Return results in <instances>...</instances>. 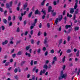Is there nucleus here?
<instances>
[{
  "label": "nucleus",
  "instance_id": "obj_9",
  "mask_svg": "<svg viewBox=\"0 0 80 80\" xmlns=\"http://www.w3.org/2000/svg\"><path fill=\"white\" fill-rule=\"evenodd\" d=\"M35 15H37L38 14V15H41V13H40V12H39L38 10L37 9L35 11Z\"/></svg>",
  "mask_w": 80,
  "mask_h": 80
},
{
  "label": "nucleus",
  "instance_id": "obj_60",
  "mask_svg": "<svg viewBox=\"0 0 80 80\" xmlns=\"http://www.w3.org/2000/svg\"><path fill=\"white\" fill-rule=\"evenodd\" d=\"M2 30H5V27H4V26H2Z\"/></svg>",
  "mask_w": 80,
  "mask_h": 80
},
{
  "label": "nucleus",
  "instance_id": "obj_4",
  "mask_svg": "<svg viewBox=\"0 0 80 80\" xmlns=\"http://www.w3.org/2000/svg\"><path fill=\"white\" fill-rule=\"evenodd\" d=\"M48 40V38L47 37H46L44 41V43L45 44L46 47H48V44H47V41Z\"/></svg>",
  "mask_w": 80,
  "mask_h": 80
},
{
  "label": "nucleus",
  "instance_id": "obj_61",
  "mask_svg": "<svg viewBox=\"0 0 80 80\" xmlns=\"http://www.w3.org/2000/svg\"><path fill=\"white\" fill-rule=\"evenodd\" d=\"M45 72H46V70H45V69H43L42 71L43 73H45Z\"/></svg>",
  "mask_w": 80,
  "mask_h": 80
},
{
  "label": "nucleus",
  "instance_id": "obj_51",
  "mask_svg": "<svg viewBox=\"0 0 80 80\" xmlns=\"http://www.w3.org/2000/svg\"><path fill=\"white\" fill-rule=\"evenodd\" d=\"M65 65H64L62 67V70H64L65 69Z\"/></svg>",
  "mask_w": 80,
  "mask_h": 80
},
{
  "label": "nucleus",
  "instance_id": "obj_31",
  "mask_svg": "<svg viewBox=\"0 0 80 80\" xmlns=\"http://www.w3.org/2000/svg\"><path fill=\"white\" fill-rule=\"evenodd\" d=\"M41 51V49H40V48H39L37 51V52L38 53H40Z\"/></svg>",
  "mask_w": 80,
  "mask_h": 80
},
{
  "label": "nucleus",
  "instance_id": "obj_3",
  "mask_svg": "<svg viewBox=\"0 0 80 80\" xmlns=\"http://www.w3.org/2000/svg\"><path fill=\"white\" fill-rule=\"evenodd\" d=\"M13 3V2L12 1H11L9 2L10 5L8 4V3H7L6 4V8H9L10 7H12V4Z\"/></svg>",
  "mask_w": 80,
  "mask_h": 80
},
{
  "label": "nucleus",
  "instance_id": "obj_55",
  "mask_svg": "<svg viewBox=\"0 0 80 80\" xmlns=\"http://www.w3.org/2000/svg\"><path fill=\"white\" fill-rule=\"evenodd\" d=\"M12 57L13 58H14L15 57H16V54H13L12 55Z\"/></svg>",
  "mask_w": 80,
  "mask_h": 80
},
{
  "label": "nucleus",
  "instance_id": "obj_7",
  "mask_svg": "<svg viewBox=\"0 0 80 80\" xmlns=\"http://www.w3.org/2000/svg\"><path fill=\"white\" fill-rule=\"evenodd\" d=\"M75 2L76 3L74 6V9H75V10H76L77 8V7H78V5L77 4L78 3V0H76Z\"/></svg>",
  "mask_w": 80,
  "mask_h": 80
},
{
  "label": "nucleus",
  "instance_id": "obj_40",
  "mask_svg": "<svg viewBox=\"0 0 80 80\" xmlns=\"http://www.w3.org/2000/svg\"><path fill=\"white\" fill-rule=\"evenodd\" d=\"M7 10L5 11L4 13V15H7Z\"/></svg>",
  "mask_w": 80,
  "mask_h": 80
},
{
  "label": "nucleus",
  "instance_id": "obj_16",
  "mask_svg": "<svg viewBox=\"0 0 80 80\" xmlns=\"http://www.w3.org/2000/svg\"><path fill=\"white\" fill-rule=\"evenodd\" d=\"M33 14V12H31L28 15V17L29 18H30L31 17V16H32V15Z\"/></svg>",
  "mask_w": 80,
  "mask_h": 80
},
{
  "label": "nucleus",
  "instance_id": "obj_25",
  "mask_svg": "<svg viewBox=\"0 0 80 80\" xmlns=\"http://www.w3.org/2000/svg\"><path fill=\"white\" fill-rule=\"evenodd\" d=\"M10 65V62H7L5 64V66H8Z\"/></svg>",
  "mask_w": 80,
  "mask_h": 80
},
{
  "label": "nucleus",
  "instance_id": "obj_57",
  "mask_svg": "<svg viewBox=\"0 0 80 80\" xmlns=\"http://www.w3.org/2000/svg\"><path fill=\"white\" fill-rule=\"evenodd\" d=\"M67 53H70V49H68L67 51Z\"/></svg>",
  "mask_w": 80,
  "mask_h": 80
},
{
  "label": "nucleus",
  "instance_id": "obj_19",
  "mask_svg": "<svg viewBox=\"0 0 80 80\" xmlns=\"http://www.w3.org/2000/svg\"><path fill=\"white\" fill-rule=\"evenodd\" d=\"M50 53L53 54L55 53V50L54 49H52L50 51Z\"/></svg>",
  "mask_w": 80,
  "mask_h": 80
},
{
  "label": "nucleus",
  "instance_id": "obj_32",
  "mask_svg": "<svg viewBox=\"0 0 80 80\" xmlns=\"http://www.w3.org/2000/svg\"><path fill=\"white\" fill-rule=\"evenodd\" d=\"M70 40V36H68V39H67L68 42H69Z\"/></svg>",
  "mask_w": 80,
  "mask_h": 80
},
{
  "label": "nucleus",
  "instance_id": "obj_44",
  "mask_svg": "<svg viewBox=\"0 0 80 80\" xmlns=\"http://www.w3.org/2000/svg\"><path fill=\"white\" fill-rule=\"evenodd\" d=\"M14 78H15V79H16V80H18V76H14Z\"/></svg>",
  "mask_w": 80,
  "mask_h": 80
},
{
  "label": "nucleus",
  "instance_id": "obj_52",
  "mask_svg": "<svg viewBox=\"0 0 80 80\" xmlns=\"http://www.w3.org/2000/svg\"><path fill=\"white\" fill-rule=\"evenodd\" d=\"M66 10H64L63 11V12H62V15H65V12H66Z\"/></svg>",
  "mask_w": 80,
  "mask_h": 80
},
{
  "label": "nucleus",
  "instance_id": "obj_18",
  "mask_svg": "<svg viewBox=\"0 0 80 80\" xmlns=\"http://www.w3.org/2000/svg\"><path fill=\"white\" fill-rule=\"evenodd\" d=\"M66 58V57L65 56H64L62 58V62L63 63L64 62H65V58Z\"/></svg>",
  "mask_w": 80,
  "mask_h": 80
},
{
  "label": "nucleus",
  "instance_id": "obj_62",
  "mask_svg": "<svg viewBox=\"0 0 80 80\" xmlns=\"http://www.w3.org/2000/svg\"><path fill=\"white\" fill-rule=\"evenodd\" d=\"M40 41H38V42H37V45H38L39 44H40Z\"/></svg>",
  "mask_w": 80,
  "mask_h": 80
},
{
  "label": "nucleus",
  "instance_id": "obj_58",
  "mask_svg": "<svg viewBox=\"0 0 80 80\" xmlns=\"http://www.w3.org/2000/svg\"><path fill=\"white\" fill-rule=\"evenodd\" d=\"M70 29H69L68 32H66L67 34H68V33H70Z\"/></svg>",
  "mask_w": 80,
  "mask_h": 80
},
{
  "label": "nucleus",
  "instance_id": "obj_49",
  "mask_svg": "<svg viewBox=\"0 0 80 80\" xmlns=\"http://www.w3.org/2000/svg\"><path fill=\"white\" fill-rule=\"evenodd\" d=\"M29 48H30L29 47L27 46L26 48V50H28V49H29Z\"/></svg>",
  "mask_w": 80,
  "mask_h": 80
},
{
  "label": "nucleus",
  "instance_id": "obj_20",
  "mask_svg": "<svg viewBox=\"0 0 80 80\" xmlns=\"http://www.w3.org/2000/svg\"><path fill=\"white\" fill-rule=\"evenodd\" d=\"M79 55H80V51H79V50H78V51L76 53L77 57H79Z\"/></svg>",
  "mask_w": 80,
  "mask_h": 80
},
{
  "label": "nucleus",
  "instance_id": "obj_54",
  "mask_svg": "<svg viewBox=\"0 0 80 80\" xmlns=\"http://www.w3.org/2000/svg\"><path fill=\"white\" fill-rule=\"evenodd\" d=\"M53 60H55V61H57V57L56 56H55L54 57Z\"/></svg>",
  "mask_w": 80,
  "mask_h": 80
},
{
  "label": "nucleus",
  "instance_id": "obj_8",
  "mask_svg": "<svg viewBox=\"0 0 80 80\" xmlns=\"http://www.w3.org/2000/svg\"><path fill=\"white\" fill-rule=\"evenodd\" d=\"M78 13V8L77 9H76L75 11V14L74 15V18H73V20H75V18H76V15L75 14H77Z\"/></svg>",
  "mask_w": 80,
  "mask_h": 80
},
{
  "label": "nucleus",
  "instance_id": "obj_33",
  "mask_svg": "<svg viewBox=\"0 0 80 80\" xmlns=\"http://www.w3.org/2000/svg\"><path fill=\"white\" fill-rule=\"evenodd\" d=\"M17 72H18V69H17V68H16L14 69V72L15 73H16Z\"/></svg>",
  "mask_w": 80,
  "mask_h": 80
},
{
  "label": "nucleus",
  "instance_id": "obj_15",
  "mask_svg": "<svg viewBox=\"0 0 80 80\" xmlns=\"http://www.w3.org/2000/svg\"><path fill=\"white\" fill-rule=\"evenodd\" d=\"M73 12H74V8H71L70 13H73Z\"/></svg>",
  "mask_w": 80,
  "mask_h": 80
},
{
  "label": "nucleus",
  "instance_id": "obj_45",
  "mask_svg": "<svg viewBox=\"0 0 80 80\" xmlns=\"http://www.w3.org/2000/svg\"><path fill=\"white\" fill-rule=\"evenodd\" d=\"M56 15H57V13L56 12H53L52 13V16H55Z\"/></svg>",
  "mask_w": 80,
  "mask_h": 80
},
{
  "label": "nucleus",
  "instance_id": "obj_14",
  "mask_svg": "<svg viewBox=\"0 0 80 80\" xmlns=\"http://www.w3.org/2000/svg\"><path fill=\"white\" fill-rule=\"evenodd\" d=\"M25 55L26 56H27L28 57H31V55H30V54L29 53H28L27 52H26L25 54Z\"/></svg>",
  "mask_w": 80,
  "mask_h": 80
},
{
  "label": "nucleus",
  "instance_id": "obj_26",
  "mask_svg": "<svg viewBox=\"0 0 80 80\" xmlns=\"http://www.w3.org/2000/svg\"><path fill=\"white\" fill-rule=\"evenodd\" d=\"M32 80H35V76L34 75H32Z\"/></svg>",
  "mask_w": 80,
  "mask_h": 80
},
{
  "label": "nucleus",
  "instance_id": "obj_34",
  "mask_svg": "<svg viewBox=\"0 0 80 80\" xmlns=\"http://www.w3.org/2000/svg\"><path fill=\"white\" fill-rule=\"evenodd\" d=\"M47 27L48 28H50V23H48L47 24Z\"/></svg>",
  "mask_w": 80,
  "mask_h": 80
},
{
  "label": "nucleus",
  "instance_id": "obj_24",
  "mask_svg": "<svg viewBox=\"0 0 80 80\" xmlns=\"http://www.w3.org/2000/svg\"><path fill=\"white\" fill-rule=\"evenodd\" d=\"M25 63V61H22L21 64V66H23V64H24Z\"/></svg>",
  "mask_w": 80,
  "mask_h": 80
},
{
  "label": "nucleus",
  "instance_id": "obj_21",
  "mask_svg": "<svg viewBox=\"0 0 80 80\" xmlns=\"http://www.w3.org/2000/svg\"><path fill=\"white\" fill-rule=\"evenodd\" d=\"M62 43V39H61L59 40V41L58 47H59V46L60 45V44H61V43Z\"/></svg>",
  "mask_w": 80,
  "mask_h": 80
},
{
  "label": "nucleus",
  "instance_id": "obj_12",
  "mask_svg": "<svg viewBox=\"0 0 80 80\" xmlns=\"http://www.w3.org/2000/svg\"><path fill=\"white\" fill-rule=\"evenodd\" d=\"M23 53V52L22 51H20L18 52L17 53L18 55H21Z\"/></svg>",
  "mask_w": 80,
  "mask_h": 80
},
{
  "label": "nucleus",
  "instance_id": "obj_5",
  "mask_svg": "<svg viewBox=\"0 0 80 80\" xmlns=\"http://www.w3.org/2000/svg\"><path fill=\"white\" fill-rule=\"evenodd\" d=\"M52 7L51 6H49L48 7V12H54V10H52Z\"/></svg>",
  "mask_w": 80,
  "mask_h": 80
},
{
  "label": "nucleus",
  "instance_id": "obj_43",
  "mask_svg": "<svg viewBox=\"0 0 80 80\" xmlns=\"http://www.w3.org/2000/svg\"><path fill=\"white\" fill-rule=\"evenodd\" d=\"M47 50V48H46L45 47H43L42 48V50L43 51H45Z\"/></svg>",
  "mask_w": 80,
  "mask_h": 80
},
{
  "label": "nucleus",
  "instance_id": "obj_38",
  "mask_svg": "<svg viewBox=\"0 0 80 80\" xmlns=\"http://www.w3.org/2000/svg\"><path fill=\"white\" fill-rule=\"evenodd\" d=\"M24 25H27V20H25L23 22Z\"/></svg>",
  "mask_w": 80,
  "mask_h": 80
},
{
  "label": "nucleus",
  "instance_id": "obj_1",
  "mask_svg": "<svg viewBox=\"0 0 80 80\" xmlns=\"http://www.w3.org/2000/svg\"><path fill=\"white\" fill-rule=\"evenodd\" d=\"M67 77V74H63V71L62 70L61 72L60 76L58 77V79L59 80H62V78H66Z\"/></svg>",
  "mask_w": 80,
  "mask_h": 80
},
{
  "label": "nucleus",
  "instance_id": "obj_37",
  "mask_svg": "<svg viewBox=\"0 0 80 80\" xmlns=\"http://www.w3.org/2000/svg\"><path fill=\"white\" fill-rule=\"evenodd\" d=\"M12 24L13 23H12V22L11 21L9 22V26H12Z\"/></svg>",
  "mask_w": 80,
  "mask_h": 80
},
{
  "label": "nucleus",
  "instance_id": "obj_46",
  "mask_svg": "<svg viewBox=\"0 0 80 80\" xmlns=\"http://www.w3.org/2000/svg\"><path fill=\"white\" fill-rule=\"evenodd\" d=\"M67 17H69V18H70V15L69 14V13L68 12L67 13Z\"/></svg>",
  "mask_w": 80,
  "mask_h": 80
},
{
  "label": "nucleus",
  "instance_id": "obj_28",
  "mask_svg": "<svg viewBox=\"0 0 80 80\" xmlns=\"http://www.w3.org/2000/svg\"><path fill=\"white\" fill-rule=\"evenodd\" d=\"M12 20V18H11V16H9L8 17V21H10Z\"/></svg>",
  "mask_w": 80,
  "mask_h": 80
},
{
  "label": "nucleus",
  "instance_id": "obj_48",
  "mask_svg": "<svg viewBox=\"0 0 80 80\" xmlns=\"http://www.w3.org/2000/svg\"><path fill=\"white\" fill-rule=\"evenodd\" d=\"M12 18H13V21L15 20V15L13 16Z\"/></svg>",
  "mask_w": 80,
  "mask_h": 80
},
{
  "label": "nucleus",
  "instance_id": "obj_29",
  "mask_svg": "<svg viewBox=\"0 0 80 80\" xmlns=\"http://www.w3.org/2000/svg\"><path fill=\"white\" fill-rule=\"evenodd\" d=\"M43 75V71L41 70L40 71L39 75Z\"/></svg>",
  "mask_w": 80,
  "mask_h": 80
},
{
  "label": "nucleus",
  "instance_id": "obj_17",
  "mask_svg": "<svg viewBox=\"0 0 80 80\" xmlns=\"http://www.w3.org/2000/svg\"><path fill=\"white\" fill-rule=\"evenodd\" d=\"M68 28H70V25H66L65 26V28H66V29H68Z\"/></svg>",
  "mask_w": 80,
  "mask_h": 80
},
{
  "label": "nucleus",
  "instance_id": "obj_39",
  "mask_svg": "<svg viewBox=\"0 0 80 80\" xmlns=\"http://www.w3.org/2000/svg\"><path fill=\"white\" fill-rule=\"evenodd\" d=\"M42 24L41 23H40L39 25V28H42Z\"/></svg>",
  "mask_w": 80,
  "mask_h": 80
},
{
  "label": "nucleus",
  "instance_id": "obj_47",
  "mask_svg": "<svg viewBox=\"0 0 80 80\" xmlns=\"http://www.w3.org/2000/svg\"><path fill=\"white\" fill-rule=\"evenodd\" d=\"M0 11L1 12H3V8H0Z\"/></svg>",
  "mask_w": 80,
  "mask_h": 80
},
{
  "label": "nucleus",
  "instance_id": "obj_11",
  "mask_svg": "<svg viewBox=\"0 0 80 80\" xmlns=\"http://www.w3.org/2000/svg\"><path fill=\"white\" fill-rule=\"evenodd\" d=\"M2 21L3 23H5V24H7V19H3Z\"/></svg>",
  "mask_w": 80,
  "mask_h": 80
},
{
  "label": "nucleus",
  "instance_id": "obj_56",
  "mask_svg": "<svg viewBox=\"0 0 80 80\" xmlns=\"http://www.w3.org/2000/svg\"><path fill=\"white\" fill-rule=\"evenodd\" d=\"M40 33H41V32L40 31H39L38 34V36H40V35H41Z\"/></svg>",
  "mask_w": 80,
  "mask_h": 80
},
{
  "label": "nucleus",
  "instance_id": "obj_30",
  "mask_svg": "<svg viewBox=\"0 0 80 80\" xmlns=\"http://www.w3.org/2000/svg\"><path fill=\"white\" fill-rule=\"evenodd\" d=\"M33 60H31L30 63L31 66H32L33 65Z\"/></svg>",
  "mask_w": 80,
  "mask_h": 80
},
{
  "label": "nucleus",
  "instance_id": "obj_27",
  "mask_svg": "<svg viewBox=\"0 0 80 80\" xmlns=\"http://www.w3.org/2000/svg\"><path fill=\"white\" fill-rule=\"evenodd\" d=\"M79 29V27H75V31L77 30H78Z\"/></svg>",
  "mask_w": 80,
  "mask_h": 80
},
{
  "label": "nucleus",
  "instance_id": "obj_59",
  "mask_svg": "<svg viewBox=\"0 0 80 80\" xmlns=\"http://www.w3.org/2000/svg\"><path fill=\"white\" fill-rule=\"evenodd\" d=\"M37 61H34V65H37Z\"/></svg>",
  "mask_w": 80,
  "mask_h": 80
},
{
  "label": "nucleus",
  "instance_id": "obj_10",
  "mask_svg": "<svg viewBox=\"0 0 80 80\" xmlns=\"http://www.w3.org/2000/svg\"><path fill=\"white\" fill-rule=\"evenodd\" d=\"M28 5V3L27 2H26L25 3V4H24L23 5V9L24 10H25L26 9V7H27V6Z\"/></svg>",
  "mask_w": 80,
  "mask_h": 80
},
{
  "label": "nucleus",
  "instance_id": "obj_6",
  "mask_svg": "<svg viewBox=\"0 0 80 80\" xmlns=\"http://www.w3.org/2000/svg\"><path fill=\"white\" fill-rule=\"evenodd\" d=\"M41 12L44 14V15L42 16V19H43L45 18V15H46V12H45V11H43V9H42V11H41Z\"/></svg>",
  "mask_w": 80,
  "mask_h": 80
},
{
  "label": "nucleus",
  "instance_id": "obj_42",
  "mask_svg": "<svg viewBox=\"0 0 80 80\" xmlns=\"http://www.w3.org/2000/svg\"><path fill=\"white\" fill-rule=\"evenodd\" d=\"M33 30H32L30 31L31 35H33Z\"/></svg>",
  "mask_w": 80,
  "mask_h": 80
},
{
  "label": "nucleus",
  "instance_id": "obj_23",
  "mask_svg": "<svg viewBox=\"0 0 80 80\" xmlns=\"http://www.w3.org/2000/svg\"><path fill=\"white\" fill-rule=\"evenodd\" d=\"M80 69L79 68L78 69V71L77 72V75L78 76V75H79V74H80Z\"/></svg>",
  "mask_w": 80,
  "mask_h": 80
},
{
  "label": "nucleus",
  "instance_id": "obj_13",
  "mask_svg": "<svg viewBox=\"0 0 80 80\" xmlns=\"http://www.w3.org/2000/svg\"><path fill=\"white\" fill-rule=\"evenodd\" d=\"M8 43V41L7 40H6L4 42H2V45H5L7 44Z\"/></svg>",
  "mask_w": 80,
  "mask_h": 80
},
{
  "label": "nucleus",
  "instance_id": "obj_22",
  "mask_svg": "<svg viewBox=\"0 0 80 80\" xmlns=\"http://www.w3.org/2000/svg\"><path fill=\"white\" fill-rule=\"evenodd\" d=\"M43 68H45V69H47L48 68V66L47 65H44L43 67Z\"/></svg>",
  "mask_w": 80,
  "mask_h": 80
},
{
  "label": "nucleus",
  "instance_id": "obj_36",
  "mask_svg": "<svg viewBox=\"0 0 80 80\" xmlns=\"http://www.w3.org/2000/svg\"><path fill=\"white\" fill-rule=\"evenodd\" d=\"M31 43L32 44H33L34 43V40H33V39H32L31 41Z\"/></svg>",
  "mask_w": 80,
  "mask_h": 80
},
{
  "label": "nucleus",
  "instance_id": "obj_53",
  "mask_svg": "<svg viewBox=\"0 0 80 80\" xmlns=\"http://www.w3.org/2000/svg\"><path fill=\"white\" fill-rule=\"evenodd\" d=\"M44 55L45 56H47L48 55V52H46L45 53H44Z\"/></svg>",
  "mask_w": 80,
  "mask_h": 80
},
{
  "label": "nucleus",
  "instance_id": "obj_50",
  "mask_svg": "<svg viewBox=\"0 0 80 80\" xmlns=\"http://www.w3.org/2000/svg\"><path fill=\"white\" fill-rule=\"evenodd\" d=\"M37 19H35L34 20V23H37Z\"/></svg>",
  "mask_w": 80,
  "mask_h": 80
},
{
  "label": "nucleus",
  "instance_id": "obj_2",
  "mask_svg": "<svg viewBox=\"0 0 80 80\" xmlns=\"http://www.w3.org/2000/svg\"><path fill=\"white\" fill-rule=\"evenodd\" d=\"M59 19H58V18H57L56 20L55 21V23L56 25H57L58 24V20H59V22H60L61 21V20H62V18H63V16L62 15H60L59 16Z\"/></svg>",
  "mask_w": 80,
  "mask_h": 80
},
{
  "label": "nucleus",
  "instance_id": "obj_63",
  "mask_svg": "<svg viewBox=\"0 0 80 80\" xmlns=\"http://www.w3.org/2000/svg\"><path fill=\"white\" fill-rule=\"evenodd\" d=\"M27 34H28V31H26L24 34L25 35H27Z\"/></svg>",
  "mask_w": 80,
  "mask_h": 80
},
{
  "label": "nucleus",
  "instance_id": "obj_64",
  "mask_svg": "<svg viewBox=\"0 0 80 80\" xmlns=\"http://www.w3.org/2000/svg\"><path fill=\"white\" fill-rule=\"evenodd\" d=\"M47 32H44V37H46L47 36Z\"/></svg>",
  "mask_w": 80,
  "mask_h": 80
},
{
  "label": "nucleus",
  "instance_id": "obj_41",
  "mask_svg": "<svg viewBox=\"0 0 80 80\" xmlns=\"http://www.w3.org/2000/svg\"><path fill=\"white\" fill-rule=\"evenodd\" d=\"M52 68V66H51V65H50V64H49L48 67V68H49V69H50V68Z\"/></svg>",
  "mask_w": 80,
  "mask_h": 80
},
{
  "label": "nucleus",
  "instance_id": "obj_35",
  "mask_svg": "<svg viewBox=\"0 0 80 80\" xmlns=\"http://www.w3.org/2000/svg\"><path fill=\"white\" fill-rule=\"evenodd\" d=\"M17 32H20V28H18L17 30Z\"/></svg>",
  "mask_w": 80,
  "mask_h": 80
}]
</instances>
